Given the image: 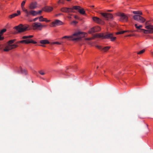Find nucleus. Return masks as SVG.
Listing matches in <instances>:
<instances>
[{
	"label": "nucleus",
	"mask_w": 153,
	"mask_h": 153,
	"mask_svg": "<svg viewBox=\"0 0 153 153\" xmlns=\"http://www.w3.org/2000/svg\"><path fill=\"white\" fill-rule=\"evenodd\" d=\"M85 34L82 32H79L74 33L71 36H65L62 38V39H69V40H72L74 41H78L81 40V38L83 37Z\"/></svg>",
	"instance_id": "nucleus-1"
},
{
	"label": "nucleus",
	"mask_w": 153,
	"mask_h": 153,
	"mask_svg": "<svg viewBox=\"0 0 153 153\" xmlns=\"http://www.w3.org/2000/svg\"><path fill=\"white\" fill-rule=\"evenodd\" d=\"M80 8V6H74L72 8L64 7L61 9V11L63 12L69 13H75L74 10H78Z\"/></svg>",
	"instance_id": "nucleus-2"
},
{
	"label": "nucleus",
	"mask_w": 153,
	"mask_h": 153,
	"mask_svg": "<svg viewBox=\"0 0 153 153\" xmlns=\"http://www.w3.org/2000/svg\"><path fill=\"white\" fill-rule=\"evenodd\" d=\"M18 31L17 33H20L23 32L27 30V27L26 26H24L22 24H20L17 26H16L14 27Z\"/></svg>",
	"instance_id": "nucleus-3"
},
{
	"label": "nucleus",
	"mask_w": 153,
	"mask_h": 153,
	"mask_svg": "<svg viewBox=\"0 0 153 153\" xmlns=\"http://www.w3.org/2000/svg\"><path fill=\"white\" fill-rule=\"evenodd\" d=\"M42 25L39 22H35L33 23L32 25V28L33 30H42Z\"/></svg>",
	"instance_id": "nucleus-4"
},
{
	"label": "nucleus",
	"mask_w": 153,
	"mask_h": 153,
	"mask_svg": "<svg viewBox=\"0 0 153 153\" xmlns=\"http://www.w3.org/2000/svg\"><path fill=\"white\" fill-rule=\"evenodd\" d=\"M133 17L134 20L140 23H143L146 21L145 19L139 15H134Z\"/></svg>",
	"instance_id": "nucleus-5"
},
{
	"label": "nucleus",
	"mask_w": 153,
	"mask_h": 153,
	"mask_svg": "<svg viewBox=\"0 0 153 153\" xmlns=\"http://www.w3.org/2000/svg\"><path fill=\"white\" fill-rule=\"evenodd\" d=\"M25 39L22 40L20 41H18L17 43H25V44H28L30 43H32L33 44H35L37 43V42L35 41H34L32 39Z\"/></svg>",
	"instance_id": "nucleus-6"
},
{
	"label": "nucleus",
	"mask_w": 153,
	"mask_h": 153,
	"mask_svg": "<svg viewBox=\"0 0 153 153\" xmlns=\"http://www.w3.org/2000/svg\"><path fill=\"white\" fill-rule=\"evenodd\" d=\"M118 16L120 17V21L124 22H126L128 21V17L124 13H120Z\"/></svg>",
	"instance_id": "nucleus-7"
},
{
	"label": "nucleus",
	"mask_w": 153,
	"mask_h": 153,
	"mask_svg": "<svg viewBox=\"0 0 153 153\" xmlns=\"http://www.w3.org/2000/svg\"><path fill=\"white\" fill-rule=\"evenodd\" d=\"M63 24V23L62 22L58 19L55 20L54 21L51 23V24L53 27H56L57 26L62 25Z\"/></svg>",
	"instance_id": "nucleus-8"
},
{
	"label": "nucleus",
	"mask_w": 153,
	"mask_h": 153,
	"mask_svg": "<svg viewBox=\"0 0 153 153\" xmlns=\"http://www.w3.org/2000/svg\"><path fill=\"white\" fill-rule=\"evenodd\" d=\"M100 14L105 18L106 20L113 18V16L112 14L109 13H101Z\"/></svg>",
	"instance_id": "nucleus-9"
},
{
	"label": "nucleus",
	"mask_w": 153,
	"mask_h": 153,
	"mask_svg": "<svg viewBox=\"0 0 153 153\" xmlns=\"http://www.w3.org/2000/svg\"><path fill=\"white\" fill-rule=\"evenodd\" d=\"M92 19L95 22L98 24H103L104 23L103 20L97 17L94 16L93 17Z\"/></svg>",
	"instance_id": "nucleus-10"
},
{
	"label": "nucleus",
	"mask_w": 153,
	"mask_h": 153,
	"mask_svg": "<svg viewBox=\"0 0 153 153\" xmlns=\"http://www.w3.org/2000/svg\"><path fill=\"white\" fill-rule=\"evenodd\" d=\"M96 47L101 50L102 51L106 52L110 48V46H106L105 47H102L101 46L97 45Z\"/></svg>",
	"instance_id": "nucleus-11"
},
{
	"label": "nucleus",
	"mask_w": 153,
	"mask_h": 153,
	"mask_svg": "<svg viewBox=\"0 0 153 153\" xmlns=\"http://www.w3.org/2000/svg\"><path fill=\"white\" fill-rule=\"evenodd\" d=\"M104 36V34L103 33L97 34L94 35V37L90 38H85V40H89L93 39H94V38L95 37H102L103 38Z\"/></svg>",
	"instance_id": "nucleus-12"
},
{
	"label": "nucleus",
	"mask_w": 153,
	"mask_h": 153,
	"mask_svg": "<svg viewBox=\"0 0 153 153\" xmlns=\"http://www.w3.org/2000/svg\"><path fill=\"white\" fill-rule=\"evenodd\" d=\"M30 15H32L33 16H35L37 15L36 11L31 10L28 11V12L26 14V16L28 17Z\"/></svg>",
	"instance_id": "nucleus-13"
},
{
	"label": "nucleus",
	"mask_w": 153,
	"mask_h": 153,
	"mask_svg": "<svg viewBox=\"0 0 153 153\" xmlns=\"http://www.w3.org/2000/svg\"><path fill=\"white\" fill-rule=\"evenodd\" d=\"M37 3L36 2L31 3L29 6V8L30 9H36L37 7Z\"/></svg>",
	"instance_id": "nucleus-14"
},
{
	"label": "nucleus",
	"mask_w": 153,
	"mask_h": 153,
	"mask_svg": "<svg viewBox=\"0 0 153 153\" xmlns=\"http://www.w3.org/2000/svg\"><path fill=\"white\" fill-rule=\"evenodd\" d=\"M96 28H98V30L96 29L95 27L91 28L89 31V33H91L95 32H98L100 30V27L97 26Z\"/></svg>",
	"instance_id": "nucleus-15"
},
{
	"label": "nucleus",
	"mask_w": 153,
	"mask_h": 153,
	"mask_svg": "<svg viewBox=\"0 0 153 153\" xmlns=\"http://www.w3.org/2000/svg\"><path fill=\"white\" fill-rule=\"evenodd\" d=\"M53 8L50 7H45L42 8V10L46 12H51Z\"/></svg>",
	"instance_id": "nucleus-16"
},
{
	"label": "nucleus",
	"mask_w": 153,
	"mask_h": 153,
	"mask_svg": "<svg viewBox=\"0 0 153 153\" xmlns=\"http://www.w3.org/2000/svg\"><path fill=\"white\" fill-rule=\"evenodd\" d=\"M145 28L148 29L151 33H153V26L152 25H146L145 26Z\"/></svg>",
	"instance_id": "nucleus-17"
},
{
	"label": "nucleus",
	"mask_w": 153,
	"mask_h": 153,
	"mask_svg": "<svg viewBox=\"0 0 153 153\" xmlns=\"http://www.w3.org/2000/svg\"><path fill=\"white\" fill-rule=\"evenodd\" d=\"M39 21L40 22H48L50 21V20H47V19L43 18L42 16H41L39 17Z\"/></svg>",
	"instance_id": "nucleus-18"
},
{
	"label": "nucleus",
	"mask_w": 153,
	"mask_h": 153,
	"mask_svg": "<svg viewBox=\"0 0 153 153\" xmlns=\"http://www.w3.org/2000/svg\"><path fill=\"white\" fill-rule=\"evenodd\" d=\"M11 49H12V48H11V45L8 44V45L5 47L4 51H8Z\"/></svg>",
	"instance_id": "nucleus-19"
},
{
	"label": "nucleus",
	"mask_w": 153,
	"mask_h": 153,
	"mask_svg": "<svg viewBox=\"0 0 153 153\" xmlns=\"http://www.w3.org/2000/svg\"><path fill=\"white\" fill-rule=\"evenodd\" d=\"M111 36H113V34L111 33L105 34L104 35L103 39H110Z\"/></svg>",
	"instance_id": "nucleus-20"
},
{
	"label": "nucleus",
	"mask_w": 153,
	"mask_h": 153,
	"mask_svg": "<svg viewBox=\"0 0 153 153\" xmlns=\"http://www.w3.org/2000/svg\"><path fill=\"white\" fill-rule=\"evenodd\" d=\"M40 43L42 44H46L49 43V42L47 40H44L40 41Z\"/></svg>",
	"instance_id": "nucleus-21"
},
{
	"label": "nucleus",
	"mask_w": 153,
	"mask_h": 153,
	"mask_svg": "<svg viewBox=\"0 0 153 153\" xmlns=\"http://www.w3.org/2000/svg\"><path fill=\"white\" fill-rule=\"evenodd\" d=\"M133 13L134 14H136V15H139L140 16L142 15V13L140 11H133Z\"/></svg>",
	"instance_id": "nucleus-22"
},
{
	"label": "nucleus",
	"mask_w": 153,
	"mask_h": 153,
	"mask_svg": "<svg viewBox=\"0 0 153 153\" xmlns=\"http://www.w3.org/2000/svg\"><path fill=\"white\" fill-rule=\"evenodd\" d=\"M33 37V35H30L29 36H24L22 37V39H30V38Z\"/></svg>",
	"instance_id": "nucleus-23"
},
{
	"label": "nucleus",
	"mask_w": 153,
	"mask_h": 153,
	"mask_svg": "<svg viewBox=\"0 0 153 153\" xmlns=\"http://www.w3.org/2000/svg\"><path fill=\"white\" fill-rule=\"evenodd\" d=\"M140 30H143V32L144 33H146V34H147V33H151V32H149V30H148V29H147V30H145V29H140Z\"/></svg>",
	"instance_id": "nucleus-24"
},
{
	"label": "nucleus",
	"mask_w": 153,
	"mask_h": 153,
	"mask_svg": "<svg viewBox=\"0 0 153 153\" xmlns=\"http://www.w3.org/2000/svg\"><path fill=\"white\" fill-rule=\"evenodd\" d=\"M18 16V15L17 14L15 13H14L12 15H9V17L11 19H12V18H14L15 16Z\"/></svg>",
	"instance_id": "nucleus-25"
},
{
	"label": "nucleus",
	"mask_w": 153,
	"mask_h": 153,
	"mask_svg": "<svg viewBox=\"0 0 153 153\" xmlns=\"http://www.w3.org/2000/svg\"><path fill=\"white\" fill-rule=\"evenodd\" d=\"M20 70L21 71V73L25 75H26L27 74V71H26L25 69H22V68H20Z\"/></svg>",
	"instance_id": "nucleus-26"
},
{
	"label": "nucleus",
	"mask_w": 153,
	"mask_h": 153,
	"mask_svg": "<svg viewBox=\"0 0 153 153\" xmlns=\"http://www.w3.org/2000/svg\"><path fill=\"white\" fill-rule=\"evenodd\" d=\"M80 7L78 10H79V12L82 14H85V11L83 9H80Z\"/></svg>",
	"instance_id": "nucleus-27"
},
{
	"label": "nucleus",
	"mask_w": 153,
	"mask_h": 153,
	"mask_svg": "<svg viewBox=\"0 0 153 153\" xmlns=\"http://www.w3.org/2000/svg\"><path fill=\"white\" fill-rule=\"evenodd\" d=\"M129 32L128 30H124L123 31H120L118 32H117L116 33L117 34H122L124 33L125 32Z\"/></svg>",
	"instance_id": "nucleus-28"
},
{
	"label": "nucleus",
	"mask_w": 153,
	"mask_h": 153,
	"mask_svg": "<svg viewBox=\"0 0 153 153\" xmlns=\"http://www.w3.org/2000/svg\"><path fill=\"white\" fill-rule=\"evenodd\" d=\"M15 39L11 40L8 42V44L10 45H11L12 43L15 42Z\"/></svg>",
	"instance_id": "nucleus-29"
},
{
	"label": "nucleus",
	"mask_w": 153,
	"mask_h": 153,
	"mask_svg": "<svg viewBox=\"0 0 153 153\" xmlns=\"http://www.w3.org/2000/svg\"><path fill=\"white\" fill-rule=\"evenodd\" d=\"M135 26L136 28L138 29H140L141 28L143 27V26L142 25H140L139 26H137V25L136 24L135 25Z\"/></svg>",
	"instance_id": "nucleus-30"
},
{
	"label": "nucleus",
	"mask_w": 153,
	"mask_h": 153,
	"mask_svg": "<svg viewBox=\"0 0 153 153\" xmlns=\"http://www.w3.org/2000/svg\"><path fill=\"white\" fill-rule=\"evenodd\" d=\"M11 48H12V49H13L14 48H17L18 47V45L16 44H11Z\"/></svg>",
	"instance_id": "nucleus-31"
},
{
	"label": "nucleus",
	"mask_w": 153,
	"mask_h": 153,
	"mask_svg": "<svg viewBox=\"0 0 153 153\" xmlns=\"http://www.w3.org/2000/svg\"><path fill=\"white\" fill-rule=\"evenodd\" d=\"M145 51V49H143V50L140 51L139 52H138L137 53V54H142L143 53H144Z\"/></svg>",
	"instance_id": "nucleus-32"
},
{
	"label": "nucleus",
	"mask_w": 153,
	"mask_h": 153,
	"mask_svg": "<svg viewBox=\"0 0 153 153\" xmlns=\"http://www.w3.org/2000/svg\"><path fill=\"white\" fill-rule=\"evenodd\" d=\"M23 10L25 12V13H26V14H27V12H28V10L26 9L24 7H23V8H22Z\"/></svg>",
	"instance_id": "nucleus-33"
},
{
	"label": "nucleus",
	"mask_w": 153,
	"mask_h": 153,
	"mask_svg": "<svg viewBox=\"0 0 153 153\" xmlns=\"http://www.w3.org/2000/svg\"><path fill=\"white\" fill-rule=\"evenodd\" d=\"M26 0L23 1L21 3V6L22 8H23V7H24V6L25 4Z\"/></svg>",
	"instance_id": "nucleus-34"
},
{
	"label": "nucleus",
	"mask_w": 153,
	"mask_h": 153,
	"mask_svg": "<svg viewBox=\"0 0 153 153\" xmlns=\"http://www.w3.org/2000/svg\"><path fill=\"white\" fill-rule=\"evenodd\" d=\"M6 31V29H4V28L3 29L1 30V31L0 32V33L1 34H2L4 32H5Z\"/></svg>",
	"instance_id": "nucleus-35"
},
{
	"label": "nucleus",
	"mask_w": 153,
	"mask_h": 153,
	"mask_svg": "<svg viewBox=\"0 0 153 153\" xmlns=\"http://www.w3.org/2000/svg\"><path fill=\"white\" fill-rule=\"evenodd\" d=\"M65 0H59L58 2V4L59 3H62V4H64Z\"/></svg>",
	"instance_id": "nucleus-36"
},
{
	"label": "nucleus",
	"mask_w": 153,
	"mask_h": 153,
	"mask_svg": "<svg viewBox=\"0 0 153 153\" xmlns=\"http://www.w3.org/2000/svg\"><path fill=\"white\" fill-rule=\"evenodd\" d=\"M43 11V10L42 9V10H39L38 12L36 11L37 15L38 14L40 15Z\"/></svg>",
	"instance_id": "nucleus-37"
},
{
	"label": "nucleus",
	"mask_w": 153,
	"mask_h": 153,
	"mask_svg": "<svg viewBox=\"0 0 153 153\" xmlns=\"http://www.w3.org/2000/svg\"><path fill=\"white\" fill-rule=\"evenodd\" d=\"M39 73L41 75H43L45 74V73L42 71H40L39 72Z\"/></svg>",
	"instance_id": "nucleus-38"
},
{
	"label": "nucleus",
	"mask_w": 153,
	"mask_h": 153,
	"mask_svg": "<svg viewBox=\"0 0 153 153\" xmlns=\"http://www.w3.org/2000/svg\"><path fill=\"white\" fill-rule=\"evenodd\" d=\"M116 39V37H113L112 36H111V37L110 39L111 41H114Z\"/></svg>",
	"instance_id": "nucleus-39"
},
{
	"label": "nucleus",
	"mask_w": 153,
	"mask_h": 153,
	"mask_svg": "<svg viewBox=\"0 0 153 153\" xmlns=\"http://www.w3.org/2000/svg\"><path fill=\"white\" fill-rule=\"evenodd\" d=\"M51 44H57L58 45L61 44L60 43H59V42H53V43H51Z\"/></svg>",
	"instance_id": "nucleus-40"
},
{
	"label": "nucleus",
	"mask_w": 153,
	"mask_h": 153,
	"mask_svg": "<svg viewBox=\"0 0 153 153\" xmlns=\"http://www.w3.org/2000/svg\"><path fill=\"white\" fill-rule=\"evenodd\" d=\"M38 19H39V17H36V18H35V19H34L33 21V22H35Z\"/></svg>",
	"instance_id": "nucleus-41"
},
{
	"label": "nucleus",
	"mask_w": 153,
	"mask_h": 153,
	"mask_svg": "<svg viewBox=\"0 0 153 153\" xmlns=\"http://www.w3.org/2000/svg\"><path fill=\"white\" fill-rule=\"evenodd\" d=\"M17 14L18 15V16L19 15H20L21 14L20 11L19 10H17Z\"/></svg>",
	"instance_id": "nucleus-42"
},
{
	"label": "nucleus",
	"mask_w": 153,
	"mask_h": 153,
	"mask_svg": "<svg viewBox=\"0 0 153 153\" xmlns=\"http://www.w3.org/2000/svg\"><path fill=\"white\" fill-rule=\"evenodd\" d=\"M4 39V38L1 36V35H0V40H2Z\"/></svg>",
	"instance_id": "nucleus-43"
},
{
	"label": "nucleus",
	"mask_w": 153,
	"mask_h": 153,
	"mask_svg": "<svg viewBox=\"0 0 153 153\" xmlns=\"http://www.w3.org/2000/svg\"><path fill=\"white\" fill-rule=\"evenodd\" d=\"M62 15V13H59V14H56L55 16H60L61 15Z\"/></svg>",
	"instance_id": "nucleus-44"
},
{
	"label": "nucleus",
	"mask_w": 153,
	"mask_h": 153,
	"mask_svg": "<svg viewBox=\"0 0 153 153\" xmlns=\"http://www.w3.org/2000/svg\"><path fill=\"white\" fill-rule=\"evenodd\" d=\"M73 22L75 24H76L77 23V22L76 21H73Z\"/></svg>",
	"instance_id": "nucleus-45"
},
{
	"label": "nucleus",
	"mask_w": 153,
	"mask_h": 153,
	"mask_svg": "<svg viewBox=\"0 0 153 153\" xmlns=\"http://www.w3.org/2000/svg\"><path fill=\"white\" fill-rule=\"evenodd\" d=\"M39 46H42V47H45V46L44 45H39Z\"/></svg>",
	"instance_id": "nucleus-46"
},
{
	"label": "nucleus",
	"mask_w": 153,
	"mask_h": 153,
	"mask_svg": "<svg viewBox=\"0 0 153 153\" xmlns=\"http://www.w3.org/2000/svg\"><path fill=\"white\" fill-rule=\"evenodd\" d=\"M74 17H75V19H77V18H78V16H75Z\"/></svg>",
	"instance_id": "nucleus-47"
},
{
	"label": "nucleus",
	"mask_w": 153,
	"mask_h": 153,
	"mask_svg": "<svg viewBox=\"0 0 153 153\" xmlns=\"http://www.w3.org/2000/svg\"><path fill=\"white\" fill-rule=\"evenodd\" d=\"M42 26H42V27H46V26L45 25H42Z\"/></svg>",
	"instance_id": "nucleus-48"
},
{
	"label": "nucleus",
	"mask_w": 153,
	"mask_h": 153,
	"mask_svg": "<svg viewBox=\"0 0 153 153\" xmlns=\"http://www.w3.org/2000/svg\"><path fill=\"white\" fill-rule=\"evenodd\" d=\"M132 35H128V36H132Z\"/></svg>",
	"instance_id": "nucleus-49"
},
{
	"label": "nucleus",
	"mask_w": 153,
	"mask_h": 153,
	"mask_svg": "<svg viewBox=\"0 0 153 153\" xmlns=\"http://www.w3.org/2000/svg\"><path fill=\"white\" fill-rule=\"evenodd\" d=\"M112 11V10H108V12H111Z\"/></svg>",
	"instance_id": "nucleus-50"
},
{
	"label": "nucleus",
	"mask_w": 153,
	"mask_h": 153,
	"mask_svg": "<svg viewBox=\"0 0 153 153\" xmlns=\"http://www.w3.org/2000/svg\"><path fill=\"white\" fill-rule=\"evenodd\" d=\"M95 27V29H96V30H97L98 29V28H96V27Z\"/></svg>",
	"instance_id": "nucleus-51"
},
{
	"label": "nucleus",
	"mask_w": 153,
	"mask_h": 153,
	"mask_svg": "<svg viewBox=\"0 0 153 153\" xmlns=\"http://www.w3.org/2000/svg\"><path fill=\"white\" fill-rule=\"evenodd\" d=\"M91 7H94V6H91Z\"/></svg>",
	"instance_id": "nucleus-52"
},
{
	"label": "nucleus",
	"mask_w": 153,
	"mask_h": 153,
	"mask_svg": "<svg viewBox=\"0 0 153 153\" xmlns=\"http://www.w3.org/2000/svg\"><path fill=\"white\" fill-rule=\"evenodd\" d=\"M152 55H153V52H152Z\"/></svg>",
	"instance_id": "nucleus-53"
},
{
	"label": "nucleus",
	"mask_w": 153,
	"mask_h": 153,
	"mask_svg": "<svg viewBox=\"0 0 153 153\" xmlns=\"http://www.w3.org/2000/svg\"><path fill=\"white\" fill-rule=\"evenodd\" d=\"M147 24V22H146L145 24V25H146Z\"/></svg>",
	"instance_id": "nucleus-54"
}]
</instances>
